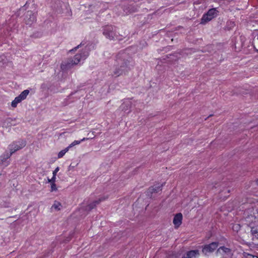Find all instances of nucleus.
Masks as SVG:
<instances>
[{
    "label": "nucleus",
    "mask_w": 258,
    "mask_h": 258,
    "mask_svg": "<svg viewBox=\"0 0 258 258\" xmlns=\"http://www.w3.org/2000/svg\"><path fill=\"white\" fill-rule=\"evenodd\" d=\"M134 66L132 57L124 51H121L116 56L112 75L119 77L126 75Z\"/></svg>",
    "instance_id": "1"
},
{
    "label": "nucleus",
    "mask_w": 258,
    "mask_h": 258,
    "mask_svg": "<svg viewBox=\"0 0 258 258\" xmlns=\"http://www.w3.org/2000/svg\"><path fill=\"white\" fill-rule=\"evenodd\" d=\"M89 55L88 49L86 47L80 53L76 54L74 58L70 60L67 63V66L70 67L71 64H78L81 60H85Z\"/></svg>",
    "instance_id": "2"
},
{
    "label": "nucleus",
    "mask_w": 258,
    "mask_h": 258,
    "mask_svg": "<svg viewBox=\"0 0 258 258\" xmlns=\"http://www.w3.org/2000/svg\"><path fill=\"white\" fill-rule=\"evenodd\" d=\"M218 11L216 8L210 9L206 14H204L201 19V24H205L211 21L217 16Z\"/></svg>",
    "instance_id": "3"
},
{
    "label": "nucleus",
    "mask_w": 258,
    "mask_h": 258,
    "mask_svg": "<svg viewBox=\"0 0 258 258\" xmlns=\"http://www.w3.org/2000/svg\"><path fill=\"white\" fill-rule=\"evenodd\" d=\"M103 34L107 38L113 40L115 37H117L114 26L112 25L105 26L103 27Z\"/></svg>",
    "instance_id": "4"
},
{
    "label": "nucleus",
    "mask_w": 258,
    "mask_h": 258,
    "mask_svg": "<svg viewBox=\"0 0 258 258\" xmlns=\"http://www.w3.org/2000/svg\"><path fill=\"white\" fill-rule=\"evenodd\" d=\"M218 242H213L203 246L202 252L205 255H208L209 253L213 252L218 246Z\"/></svg>",
    "instance_id": "5"
},
{
    "label": "nucleus",
    "mask_w": 258,
    "mask_h": 258,
    "mask_svg": "<svg viewBox=\"0 0 258 258\" xmlns=\"http://www.w3.org/2000/svg\"><path fill=\"white\" fill-rule=\"evenodd\" d=\"M26 145V142L24 140L14 142L9 146L10 152L11 154H13L16 151L24 148Z\"/></svg>",
    "instance_id": "6"
},
{
    "label": "nucleus",
    "mask_w": 258,
    "mask_h": 258,
    "mask_svg": "<svg viewBox=\"0 0 258 258\" xmlns=\"http://www.w3.org/2000/svg\"><path fill=\"white\" fill-rule=\"evenodd\" d=\"M163 184L154 185L150 187L147 191V196L151 199L155 198L154 194L158 193L162 190Z\"/></svg>",
    "instance_id": "7"
},
{
    "label": "nucleus",
    "mask_w": 258,
    "mask_h": 258,
    "mask_svg": "<svg viewBox=\"0 0 258 258\" xmlns=\"http://www.w3.org/2000/svg\"><path fill=\"white\" fill-rule=\"evenodd\" d=\"M29 91L28 90H25L23 91L18 96L16 97L15 99L12 102L11 105L13 107H16L17 104L21 102L22 100L26 99L27 96L28 95Z\"/></svg>",
    "instance_id": "8"
},
{
    "label": "nucleus",
    "mask_w": 258,
    "mask_h": 258,
    "mask_svg": "<svg viewBox=\"0 0 258 258\" xmlns=\"http://www.w3.org/2000/svg\"><path fill=\"white\" fill-rule=\"evenodd\" d=\"M246 224L250 228L252 240H258V224L250 222H246Z\"/></svg>",
    "instance_id": "9"
},
{
    "label": "nucleus",
    "mask_w": 258,
    "mask_h": 258,
    "mask_svg": "<svg viewBox=\"0 0 258 258\" xmlns=\"http://www.w3.org/2000/svg\"><path fill=\"white\" fill-rule=\"evenodd\" d=\"M36 21V17L34 13L32 11H28L27 12L25 22L26 24L31 25Z\"/></svg>",
    "instance_id": "10"
},
{
    "label": "nucleus",
    "mask_w": 258,
    "mask_h": 258,
    "mask_svg": "<svg viewBox=\"0 0 258 258\" xmlns=\"http://www.w3.org/2000/svg\"><path fill=\"white\" fill-rule=\"evenodd\" d=\"M138 7L136 5H126L123 8V10L125 14L135 13L138 11Z\"/></svg>",
    "instance_id": "11"
},
{
    "label": "nucleus",
    "mask_w": 258,
    "mask_h": 258,
    "mask_svg": "<svg viewBox=\"0 0 258 258\" xmlns=\"http://www.w3.org/2000/svg\"><path fill=\"white\" fill-rule=\"evenodd\" d=\"M219 252L222 253L223 254H224L223 258H226L227 256H230L232 254L231 250L230 248H227L225 246L220 247L217 250V253Z\"/></svg>",
    "instance_id": "12"
},
{
    "label": "nucleus",
    "mask_w": 258,
    "mask_h": 258,
    "mask_svg": "<svg viewBox=\"0 0 258 258\" xmlns=\"http://www.w3.org/2000/svg\"><path fill=\"white\" fill-rule=\"evenodd\" d=\"M105 200V198H99L98 200L94 201L92 203L87 205L85 207V210L88 211H91L93 209H94L96 206L97 205L99 204L101 202L104 201Z\"/></svg>",
    "instance_id": "13"
},
{
    "label": "nucleus",
    "mask_w": 258,
    "mask_h": 258,
    "mask_svg": "<svg viewBox=\"0 0 258 258\" xmlns=\"http://www.w3.org/2000/svg\"><path fill=\"white\" fill-rule=\"evenodd\" d=\"M182 215L181 213H179L178 214H176L173 220V223L174 224L175 227H179L182 223Z\"/></svg>",
    "instance_id": "14"
},
{
    "label": "nucleus",
    "mask_w": 258,
    "mask_h": 258,
    "mask_svg": "<svg viewBox=\"0 0 258 258\" xmlns=\"http://www.w3.org/2000/svg\"><path fill=\"white\" fill-rule=\"evenodd\" d=\"M200 255L198 250H192L186 252V255H184L182 258H196Z\"/></svg>",
    "instance_id": "15"
},
{
    "label": "nucleus",
    "mask_w": 258,
    "mask_h": 258,
    "mask_svg": "<svg viewBox=\"0 0 258 258\" xmlns=\"http://www.w3.org/2000/svg\"><path fill=\"white\" fill-rule=\"evenodd\" d=\"M246 222H250L255 223L258 222V211L253 214V215H250L247 216L245 219Z\"/></svg>",
    "instance_id": "16"
},
{
    "label": "nucleus",
    "mask_w": 258,
    "mask_h": 258,
    "mask_svg": "<svg viewBox=\"0 0 258 258\" xmlns=\"http://www.w3.org/2000/svg\"><path fill=\"white\" fill-rule=\"evenodd\" d=\"M13 154L9 153L8 152H5L3 155L0 156V165L6 163V165H8L9 163L6 162L7 160L9 159Z\"/></svg>",
    "instance_id": "17"
},
{
    "label": "nucleus",
    "mask_w": 258,
    "mask_h": 258,
    "mask_svg": "<svg viewBox=\"0 0 258 258\" xmlns=\"http://www.w3.org/2000/svg\"><path fill=\"white\" fill-rule=\"evenodd\" d=\"M131 107V102L130 100L124 101L120 106V109L124 111L129 112L130 109Z\"/></svg>",
    "instance_id": "18"
},
{
    "label": "nucleus",
    "mask_w": 258,
    "mask_h": 258,
    "mask_svg": "<svg viewBox=\"0 0 258 258\" xmlns=\"http://www.w3.org/2000/svg\"><path fill=\"white\" fill-rule=\"evenodd\" d=\"M94 138V136L92 137L91 136H90L88 138H84L80 141H75L73 143H72L68 147L70 149L76 145L79 144L82 141H87L89 139H93Z\"/></svg>",
    "instance_id": "19"
},
{
    "label": "nucleus",
    "mask_w": 258,
    "mask_h": 258,
    "mask_svg": "<svg viewBox=\"0 0 258 258\" xmlns=\"http://www.w3.org/2000/svg\"><path fill=\"white\" fill-rule=\"evenodd\" d=\"M69 148L68 147H67L64 149L60 151L58 153V155H57L58 158H62L64 156V155L69 151Z\"/></svg>",
    "instance_id": "20"
},
{
    "label": "nucleus",
    "mask_w": 258,
    "mask_h": 258,
    "mask_svg": "<svg viewBox=\"0 0 258 258\" xmlns=\"http://www.w3.org/2000/svg\"><path fill=\"white\" fill-rule=\"evenodd\" d=\"M61 207H62V206L59 202L55 201L52 207L54 208L56 210H60Z\"/></svg>",
    "instance_id": "21"
},
{
    "label": "nucleus",
    "mask_w": 258,
    "mask_h": 258,
    "mask_svg": "<svg viewBox=\"0 0 258 258\" xmlns=\"http://www.w3.org/2000/svg\"><path fill=\"white\" fill-rule=\"evenodd\" d=\"M241 226L239 224H235L232 226V229L235 232H238L240 229Z\"/></svg>",
    "instance_id": "22"
},
{
    "label": "nucleus",
    "mask_w": 258,
    "mask_h": 258,
    "mask_svg": "<svg viewBox=\"0 0 258 258\" xmlns=\"http://www.w3.org/2000/svg\"><path fill=\"white\" fill-rule=\"evenodd\" d=\"M57 190L56 185L55 183H51V191H55Z\"/></svg>",
    "instance_id": "23"
},
{
    "label": "nucleus",
    "mask_w": 258,
    "mask_h": 258,
    "mask_svg": "<svg viewBox=\"0 0 258 258\" xmlns=\"http://www.w3.org/2000/svg\"><path fill=\"white\" fill-rule=\"evenodd\" d=\"M84 44L83 43V42H81L79 45H78L77 46L75 47L74 49L70 50V51H73L74 50H76L78 48H79L81 45H84Z\"/></svg>",
    "instance_id": "24"
},
{
    "label": "nucleus",
    "mask_w": 258,
    "mask_h": 258,
    "mask_svg": "<svg viewBox=\"0 0 258 258\" xmlns=\"http://www.w3.org/2000/svg\"><path fill=\"white\" fill-rule=\"evenodd\" d=\"M246 258H257V256L250 254H247Z\"/></svg>",
    "instance_id": "25"
},
{
    "label": "nucleus",
    "mask_w": 258,
    "mask_h": 258,
    "mask_svg": "<svg viewBox=\"0 0 258 258\" xmlns=\"http://www.w3.org/2000/svg\"><path fill=\"white\" fill-rule=\"evenodd\" d=\"M59 168L57 167L55 170L53 171V175L56 176L57 172L59 171Z\"/></svg>",
    "instance_id": "26"
},
{
    "label": "nucleus",
    "mask_w": 258,
    "mask_h": 258,
    "mask_svg": "<svg viewBox=\"0 0 258 258\" xmlns=\"http://www.w3.org/2000/svg\"><path fill=\"white\" fill-rule=\"evenodd\" d=\"M167 258H177V256L174 254L169 255Z\"/></svg>",
    "instance_id": "27"
},
{
    "label": "nucleus",
    "mask_w": 258,
    "mask_h": 258,
    "mask_svg": "<svg viewBox=\"0 0 258 258\" xmlns=\"http://www.w3.org/2000/svg\"><path fill=\"white\" fill-rule=\"evenodd\" d=\"M55 179H56V176L53 175L51 179H50L51 181V183H55Z\"/></svg>",
    "instance_id": "28"
},
{
    "label": "nucleus",
    "mask_w": 258,
    "mask_h": 258,
    "mask_svg": "<svg viewBox=\"0 0 258 258\" xmlns=\"http://www.w3.org/2000/svg\"><path fill=\"white\" fill-rule=\"evenodd\" d=\"M95 132H92V133H88V136H89V137L91 136L92 137H93L94 136V137H95Z\"/></svg>",
    "instance_id": "29"
},
{
    "label": "nucleus",
    "mask_w": 258,
    "mask_h": 258,
    "mask_svg": "<svg viewBox=\"0 0 258 258\" xmlns=\"http://www.w3.org/2000/svg\"><path fill=\"white\" fill-rule=\"evenodd\" d=\"M171 56L174 57V56H175V55H174V54H169V55H167L166 56V57H167L168 58H170V57H171Z\"/></svg>",
    "instance_id": "30"
},
{
    "label": "nucleus",
    "mask_w": 258,
    "mask_h": 258,
    "mask_svg": "<svg viewBox=\"0 0 258 258\" xmlns=\"http://www.w3.org/2000/svg\"><path fill=\"white\" fill-rule=\"evenodd\" d=\"M171 60H176V58H171Z\"/></svg>",
    "instance_id": "31"
},
{
    "label": "nucleus",
    "mask_w": 258,
    "mask_h": 258,
    "mask_svg": "<svg viewBox=\"0 0 258 258\" xmlns=\"http://www.w3.org/2000/svg\"><path fill=\"white\" fill-rule=\"evenodd\" d=\"M48 180L49 182H50L51 183V179H48Z\"/></svg>",
    "instance_id": "32"
},
{
    "label": "nucleus",
    "mask_w": 258,
    "mask_h": 258,
    "mask_svg": "<svg viewBox=\"0 0 258 258\" xmlns=\"http://www.w3.org/2000/svg\"><path fill=\"white\" fill-rule=\"evenodd\" d=\"M256 184L258 185V179L256 180Z\"/></svg>",
    "instance_id": "33"
},
{
    "label": "nucleus",
    "mask_w": 258,
    "mask_h": 258,
    "mask_svg": "<svg viewBox=\"0 0 258 258\" xmlns=\"http://www.w3.org/2000/svg\"><path fill=\"white\" fill-rule=\"evenodd\" d=\"M73 94H74V93H72L70 95H72Z\"/></svg>",
    "instance_id": "34"
},
{
    "label": "nucleus",
    "mask_w": 258,
    "mask_h": 258,
    "mask_svg": "<svg viewBox=\"0 0 258 258\" xmlns=\"http://www.w3.org/2000/svg\"><path fill=\"white\" fill-rule=\"evenodd\" d=\"M227 192H228V193H229L230 190H227Z\"/></svg>",
    "instance_id": "35"
},
{
    "label": "nucleus",
    "mask_w": 258,
    "mask_h": 258,
    "mask_svg": "<svg viewBox=\"0 0 258 258\" xmlns=\"http://www.w3.org/2000/svg\"><path fill=\"white\" fill-rule=\"evenodd\" d=\"M257 258H258V256H257Z\"/></svg>",
    "instance_id": "36"
},
{
    "label": "nucleus",
    "mask_w": 258,
    "mask_h": 258,
    "mask_svg": "<svg viewBox=\"0 0 258 258\" xmlns=\"http://www.w3.org/2000/svg\"><path fill=\"white\" fill-rule=\"evenodd\" d=\"M224 258H226V257H224Z\"/></svg>",
    "instance_id": "37"
}]
</instances>
